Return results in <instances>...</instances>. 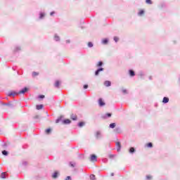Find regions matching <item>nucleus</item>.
Here are the masks:
<instances>
[{
    "mask_svg": "<svg viewBox=\"0 0 180 180\" xmlns=\"http://www.w3.org/2000/svg\"><path fill=\"white\" fill-rule=\"evenodd\" d=\"M90 161L91 162H96L98 161V157L96 155H91Z\"/></svg>",
    "mask_w": 180,
    "mask_h": 180,
    "instance_id": "f257e3e1",
    "label": "nucleus"
},
{
    "mask_svg": "<svg viewBox=\"0 0 180 180\" xmlns=\"http://www.w3.org/2000/svg\"><path fill=\"white\" fill-rule=\"evenodd\" d=\"M117 151H120V148H122V145L120 142H116Z\"/></svg>",
    "mask_w": 180,
    "mask_h": 180,
    "instance_id": "f03ea898",
    "label": "nucleus"
},
{
    "mask_svg": "<svg viewBox=\"0 0 180 180\" xmlns=\"http://www.w3.org/2000/svg\"><path fill=\"white\" fill-rule=\"evenodd\" d=\"M52 178L53 179L58 178V172H55L52 175Z\"/></svg>",
    "mask_w": 180,
    "mask_h": 180,
    "instance_id": "7ed1b4c3",
    "label": "nucleus"
},
{
    "mask_svg": "<svg viewBox=\"0 0 180 180\" xmlns=\"http://www.w3.org/2000/svg\"><path fill=\"white\" fill-rule=\"evenodd\" d=\"M27 92V88L25 87L24 89H22L21 91H20L18 92L19 94H25Z\"/></svg>",
    "mask_w": 180,
    "mask_h": 180,
    "instance_id": "20e7f679",
    "label": "nucleus"
},
{
    "mask_svg": "<svg viewBox=\"0 0 180 180\" xmlns=\"http://www.w3.org/2000/svg\"><path fill=\"white\" fill-rule=\"evenodd\" d=\"M104 85L105 86H110V85H112V82H110V81H105L104 82Z\"/></svg>",
    "mask_w": 180,
    "mask_h": 180,
    "instance_id": "39448f33",
    "label": "nucleus"
},
{
    "mask_svg": "<svg viewBox=\"0 0 180 180\" xmlns=\"http://www.w3.org/2000/svg\"><path fill=\"white\" fill-rule=\"evenodd\" d=\"M98 103L100 106H105V103L103 102V100H102V98H100L98 100Z\"/></svg>",
    "mask_w": 180,
    "mask_h": 180,
    "instance_id": "423d86ee",
    "label": "nucleus"
},
{
    "mask_svg": "<svg viewBox=\"0 0 180 180\" xmlns=\"http://www.w3.org/2000/svg\"><path fill=\"white\" fill-rule=\"evenodd\" d=\"M101 71H103V68H99V69H98L96 71V72H95V75H99V72H101Z\"/></svg>",
    "mask_w": 180,
    "mask_h": 180,
    "instance_id": "0eeeda50",
    "label": "nucleus"
},
{
    "mask_svg": "<svg viewBox=\"0 0 180 180\" xmlns=\"http://www.w3.org/2000/svg\"><path fill=\"white\" fill-rule=\"evenodd\" d=\"M162 102L163 103H168V102H169V98H168L167 97H164Z\"/></svg>",
    "mask_w": 180,
    "mask_h": 180,
    "instance_id": "6e6552de",
    "label": "nucleus"
},
{
    "mask_svg": "<svg viewBox=\"0 0 180 180\" xmlns=\"http://www.w3.org/2000/svg\"><path fill=\"white\" fill-rule=\"evenodd\" d=\"M101 131H98L96 132V139H101Z\"/></svg>",
    "mask_w": 180,
    "mask_h": 180,
    "instance_id": "1a4fd4ad",
    "label": "nucleus"
},
{
    "mask_svg": "<svg viewBox=\"0 0 180 180\" xmlns=\"http://www.w3.org/2000/svg\"><path fill=\"white\" fill-rule=\"evenodd\" d=\"M63 123H64V124H70V123H71V121L70 120L67 119L63 121Z\"/></svg>",
    "mask_w": 180,
    "mask_h": 180,
    "instance_id": "9d476101",
    "label": "nucleus"
},
{
    "mask_svg": "<svg viewBox=\"0 0 180 180\" xmlns=\"http://www.w3.org/2000/svg\"><path fill=\"white\" fill-rule=\"evenodd\" d=\"M129 75L131 77H134V75H136V74L134 73V71H133L132 70H129Z\"/></svg>",
    "mask_w": 180,
    "mask_h": 180,
    "instance_id": "9b49d317",
    "label": "nucleus"
},
{
    "mask_svg": "<svg viewBox=\"0 0 180 180\" xmlns=\"http://www.w3.org/2000/svg\"><path fill=\"white\" fill-rule=\"evenodd\" d=\"M138 15L139 16H143V15H144V10H140Z\"/></svg>",
    "mask_w": 180,
    "mask_h": 180,
    "instance_id": "f8f14e48",
    "label": "nucleus"
},
{
    "mask_svg": "<svg viewBox=\"0 0 180 180\" xmlns=\"http://www.w3.org/2000/svg\"><path fill=\"white\" fill-rule=\"evenodd\" d=\"M108 39H103L102 43L103 44H108Z\"/></svg>",
    "mask_w": 180,
    "mask_h": 180,
    "instance_id": "ddd939ff",
    "label": "nucleus"
},
{
    "mask_svg": "<svg viewBox=\"0 0 180 180\" xmlns=\"http://www.w3.org/2000/svg\"><path fill=\"white\" fill-rule=\"evenodd\" d=\"M55 86L56 88H58V86H60V81L57 80L56 82H55Z\"/></svg>",
    "mask_w": 180,
    "mask_h": 180,
    "instance_id": "4468645a",
    "label": "nucleus"
},
{
    "mask_svg": "<svg viewBox=\"0 0 180 180\" xmlns=\"http://www.w3.org/2000/svg\"><path fill=\"white\" fill-rule=\"evenodd\" d=\"M37 110H40V109H43V105H37Z\"/></svg>",
    "mask_w": 180,
    "mask_h": 180,
    "instance_id": "2eb2a0df",
    "label": "nucleus"
},
{
    "mask_svg": "<svg viewBox=\"0 0 180 180\" xmlns=\"http://www.w3.org/2000/svg\"><path fill=\"white\" fill-rule=\"evenodd\" d=\"M110 127L111 129H115V127H116V124L115 123H112L110 124Z\"/></svg>",
    "mask_w": 180,
    "mask_h": 180,
    "instance_id": "dca6fc26",
    "label": "nucleus"
},
{
    "mask_svg": "<svg viewBox=\"0 0 180 180\" xmlns=\"http://www.w3.org/2000/svg\"><path fill=\"white\" fill-rule=\"evenodd\" d=\"M71 119H72V120H77V115H71Z\"/></svg>",
    "mask_w": 180,
    "mask_h": 180,
    "instance_id": "f3484780",
    "label": "nucleus"
},
{
    "mask_svg": "<svg viewBox=\"0 0 180 180\" xmlns=\"http://www.w3.org/2000/svg\"><path fill=\"white\" fill-rule=\"evenodd\" d=\"M146 147H148L149 148H152L153 147V143H148L146 144Z\"/></svg>",
    "mask_w": 180,
    "mask_h": 180,
    "instance_id": "a211bd4d",
    "label": "nucleus"
},
{
    "mask_svg": "<svg viewBox=\"0 0 180 180\" xmlns=\"http://www.w3.org/2000/svg\"><path fill=\"white\" fill-rule=\"evenodd\" d=\"M45 131L46 134H50L51 133V129H47Z\"/></svg>",
    "mask_w": 180,
    "mask_h": 180,
    "instance_id": "6ab92c4d",
    "label": "nucleus"
},
{
    "mask_svg": "<svg viewBox=\"0 0 180 180\" xmlns=\"http://www.w3.org/2000/svg\"><path fill=\"white\" fill-rule=\"evenodd\" d=\"M37 75H39V72H32V77H37Z\"/></svg>",
    "mask_w": 180,
    "mask_h": 180,
    "instance_id": "aec40b11",
    "label": "nucleus"
},
{
    "mask_svg": "<svg viewBox=\"0 0 180 180\" xmlns=\"http://www.w3.org/2000/svg\"><path fill=\"white\" fill-rule=\"evenodd\" d=\"M136 151V149L134 148H130L129 149V153H133Z\"/></svg>",
    "mask_w": 180,
    "mask_h": 180,
    "instance_id": "412c9836",
    "label": "nucleus"
},
{
    "mask_svg": "<svg viewBox=\"0 0 180 180\" xmlns=\"http://www.w3.org/2000/svg\"><path fill=\"white\" fill-rule=\"evenodd\" d=\"M87 46L88 47H94V44L92 42H88Z\"/></svg>",
    "mask_w": 180,
    "mask_h": 180,
    "instance_id": "4be33fe9",
    "label": "nucleus"
},
{
    "mask_svg": "<svg viewBox=\"0 0 180 180\" xmlns=\"http://www.w3.org/2000/svg\"><path fill=\"white\" fill-rule=\"evenodd\" d=\"M146 4H148V5H151L153 4V1H151V0H146Z\"/></svg>",
    "mask_w": 180,
    "mask_h": 180,
    "instance_id": "5701e85b",
    "label": "nucleus"
},
{
    "mask_svg": "<svg viewBox=\"0 0 180 180\" xmlns=\"http://www.w3.org/2000/svg\"><path fill=\"white\" fill-rule=\"evenodd\" d=\"M44 16H45L44 13H41L39 18H40V19H43V18H44Z\"/></svg>",
    "mask_w": 180,
    "mask_h": 180,
    "instance_id": "b1692460",
    "label": "nucleus"
},
{
    "mask_svg": "<svg viewBox=\"0 0 180 180\" xmlns=\"http://www.w3.org/2000/svg\"><path fill=\"white\" fill-rule=\"evenodd\" d=\"M103 65V63H102L101 61L98 62L97 64V67H102V65Z\"/></svg>",
    "mask_w": 180,
    "mask_h": 180,
    "instance_id": "393cba45",
    "label": "nucleus"
},
{
    "mask_svg": "<svg viewBox=\"0 0 180 180\" xmlns=\"http://www.w3.org/2000/svg\"><path fill=\"white\" fill-rule=\"evenodd\" d=\"M13 95H16V92L13 91L8 94V96H12Z\"/></svg>",
    "mask_w": 180,
    "mask_h": 180,
    "instance_id": "a878e982",
    "label": "nucleus"
},
{
    "mask_svg": "<svg viewBox=\"0 0 180 180\" xmlns=\"http://www.w3.org/2000/svg\"><path fill=\"white\" fill-rule=\"evenodd\" d=\"M2 154H3V155H8V151H6V150H3V151H2Z\"/></svg>",
    "mask_w": 180,
    "mask_h": 180,
    "instance_id": "bb28decb",
    "label": "nucleus"
},
{
    "mask_svg": "<svg viewBox=\"0 0 180 180\" xmlns=\"http://www.w3.org/2000/svg\"><path fill=\"white\" fill-rule=\"evenodd\" d=\"M55 40H56V41H58L60 40V37L56 35V36H55Z\"/></svg>",
    "mask_w": 180,
    "mask_h": 180,
    "instance_id": "cd10ccee",
    "label": "nucleus"
},
{
    "mask_svg": "<svg viewBox=\"0 0 180 180\" xmlns=\"http://www.w3.org/2000/svg\"><path fill=\"white\" fill-rule=\"evenodd\" d=\"M114 40H115V41L116 43H117V41H119V37H114Z\"/></svg>",
    "mask_w": 180,
    "mask_h": 180,
    "instance_id": "c85d7f7f",
    "label": "nucleus"
},
{
    "mask_svg": "<svg viewBox=\"0 0 180 180\" xmlns=\"http://www.w3.org/2000/svg\"><path fill=\"white\" fill-rule=\"evenodd\" d=\"M146 179H153V176H151V175H148V176H146Z\"/></svg>",
    "mask_w": 180,
    "mask_h": 180,
    "instance_id": "c756f323",
    "label": "nucleus"
},
{
    "mask_svg": "<svg viewBox=\"0 0 180 180\" xmlns=\"http://www.w3.org/2000/svg\"><path fill=\"white\" fill-rule=\"evenodd\" d=\"M5 175H6V173H5V172L1 174V178L3 179H5Z\"/></svg>",
    "mask_w": 180,
    "mask_h": 180,
    "instance_id": "7c9ffc66",
    "label": "nucleus"
},
{
    "mask_svg": "<svg viewBox=\"0 0 180 180\" xmlns=\"http://www.w3.org/2000/svg\"><path fill=\"white\" fill-rule=\"evenodd\" d=\"M90 179L91 180H94L95 179V175H94V174L90 175Z\"/></svg>",
    "mask_w": 180,
    "mask_h": 180,
    "instance_id": "2f4dec72",
    "label": "nucleus"
},
{
    "mask_svg": "<svg viewBox=\"0 0 180 180\" xmlns=\"http://www.w3.org/2000/svg\"><path fill=\"white\" fill-rule=\"evenodd\" d=\"M39 99H44L45 96H44V95H40L39 96Z\"/></svg>",
    "mask_w": 180,
    "mask_h": 180,
    "instance_id": "473e14b6",
    "label": "nucleus"
},
{
    "mask_svg": "<svg viewBox=\"0 0 180 180\" xmlns=\"http://www.w3.org/2000/svg\"><path fill=\"white\" fill-rule=\"evenodd\" d=\"M82 126H84V122H79V127H82Z\"/></svg>",
    "mask_w": 180,
    "mask_h": 180,
    "instance_id": "72a5a7b5",
    "label": "nucleus"
},
{
    "mask_svg": "<svg viewBox=\"0 0 180 180\" xmlns=\"http://www.w3.org/2000/svg\"><path fill=\"white\" fill-rule=\"evenodd\" d=\"M107 117H110L112 116L111 113H107L106 114Z\"/></svg>",
    "mask_w": 180,
    "mask_h": 180,
    "instance_id": "f704fd0d",
    "label": "nucleus"
},
{
    "mask_svg": "<svg viewBox=\"0 0 180 180\" xmlns=\"http://www.w3.org/2000/svg\"><path fill=\"white\" fill-rule=\"evenodd\" d=\"M65 180H71V176H68L65 179Z\"/></svg>",
    "mask_w": 180,
    "mask_h": 180,
    "instance_id": "c9c22d12",
    "label": "nucleus"
},
{
    "mask_svg": "<svg viewBox=\"0 0 180 180\" xmlns=\"http://www.w3.org/2000/svg\"><path fill=\"white\" fill-rule=\"evenodd\" d=\"M88 88V84H85L84 86V89H86Z\"/></svg>",
    "mask_w": 180,
    "mask_h": 180,
    "instance_id": "e433bc0d",
    "label": "nucleus"
},
{
    "mask_svg": "<svg viewBox=\"0 0 180 180\" xmlns=\"http://www.w3.org/2000/svg\"><path fill=\"white\" fill-rule=\"evenodd\" d=\"M51 16H53V15H54V11H52L51 13H50Z\"/></svg>",
    "mask_w": 180,
    "mask_h": 180,
    "instance_id": "4c0bfd02",
    "label": "nucleus"
},
{
    "mask_svg": "<svg viewBox=\"0 0 180 180\" xmlns=\"http://www.w3.org/2000/svg\"><path fill=\"white\" fill-rule=\"evenodd\" d=\"M34 119H39V115H36L34 117Z\"/></svg>",
    "mask_w": 180,
    "mask_h": 180,
    "instance_id": "58836bf2",
    "label": "nucleus"
},
{
    "mask_svg": "<svg viewBox=\"0 0 180 180\" xmlns=\"http://www.w3.org/2000/svg\"><path fill=\"white\" fill-rule=\"evenodd\" d=\"M70 167H75L74 164H72V163H70Z\"/></svg>",
    "mask_w": 180,
    "mask_h": 180,
    "instance_id": "ea45409f",
    "label": "nucleus"
},
{
    "mask_svg": "<svg viewBox=\"0 0 180 180\" xmlns=\"http://www.w3.org/2000/svg\"><path fill=\"white\" fill-rule=\"evenodd\" d=\"M124 94H126L127 91L126 90H123Z\"/></svg>",
    "mask_w": 180,
    "mask_h": 180,
    "instance_id": "a19ab883",
    "label": "nucleus"
}]
</instances>
